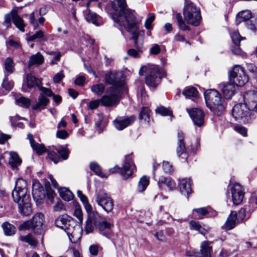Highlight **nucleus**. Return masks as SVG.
Segmentation results:
<instances>
[{
	"label": "nucleus",
	"mask_w": 257,
	"mask_h": 257,
	"mask_svg": "<svg viewBox=\"0 0 257 257\" xmlns=\"http://www.w3.org/2000/svg\"><path fill=\"white\" fill-rule=\"evenodd\" d=\"M107 9L113 20L119 26L124 27L133 35L132 39L137 50L128 49V55L134 58L139 57V53L142 52L143 46L144 32L139 31L138 21L134 12L127 8L125 0H113Z\"/></svg>",
	"instance_id": "nucleus-1"
},
{
	"label": "nucleus",
	"mask_w": 257,
	"mask_h": 257,
	"mask_svg": "<svg viewBox=\"0 0 257 257\" xmlns=\"http://www.w3.org/2000/svg\"><path fill=\"white\" fill-rule=\"evenodd\" d=\"M27 186L26 180L19 178L16 181L15 189L12 193L14 201L18 204L19 212L25 216L30 215L32 212Z\"/></svg>",
	"instance_id": "nucleus-2"
},
{
	"label": "nucleus",
	"mask_w": 257,
	"mask_h": 257,
	"mask_svg": "<svg viewBox=\"0 0 257 257\" xmlns=\"http://www.w3.org/2000/svg\"><path fill=\"white\" fill-rule=\"evenodd\" d=\"M140 75L144 74L145 82L151 87H156L160 83L161 79L164 76V72L158 66L148 64L143 66L139 71Z\"/></svg>",
	"instance_id": "nucleus-3"
},
{
	"label": "nucleus",
	"mask_w": 257,
	"mask_h": 257,
	"mask_svg": "<svg viewBox=\"0 0 257 257\" xmlns=\"http://www.w3.org/2000/svg\"><path fill=\"white\" fill-rule=\"evenodd\" d=\"M55 225L57 227L63 229L69 237L72 243H75L79 238L76 235V222L70 216L64 214L58 216L55 219Z\"/></svg>",
	"instance_id": "nucleus-4"
},
{
	"label": "nucleus",
	"mask_w": 257,
	"mask_h": 257,
	"mask_svg": "<svg viewBox=\"0 0 257 257\" xmlns=\"http://www.w3.org/2000/svg\"><path fill=\"white\" fill-rule=\"evenodd\" d=\"M204 98L207 106L215 114L219 115L224 110L223 99L220 94L215 89H209L204 92Z\"/></svg>",
	"instance_id": "nucleus-5"
},
{
	"label": "nucleus",
	"mask_w": 257,
	"mask_h": 257,
	"mask_svg": "<svg viewBox=\"0 0 257 257\" xmlns=\"http://www.w3.org/2000/svg\"><path fill=\"white\" fill-rule=\"evenodd\" d=\"M232 116L236 120L244 123H250L255 119L254 113L251 112L247 103H239L234 106L232 111Z\"/></svg>",
	"instance_id": "nucleus-6"
},
{
	"label": "nucleus",
	"mask_w": 257,
	"mask_h": 257,
	"mask_svg": "<svg viewBox=\"0 0 257 257\" xmlns=\"http://www.w3.org/2000/svg\"><path fill=\"white\" fill-rule=\"evenodd\" d=\"M183 15L188 24L194 26L199 25L201 19L200 10L190 0H185Z\"/></svg>",
	"instance_id": "nucleus-7"
},
{
	"label": "nucleus",
	"mask_w": 257,
	"mask_h": 257,
	"mask_svg": "<svg viewBox=\"0 0 257 257\" xmlns=\"http://www.w3.org/2000/svg\"><path fill=\"white\" fill-rule=\"evenodd\" d=\"M104 79L105 82L112 85L111 87H113L115 90H119L120 93L124 90L123 74L121 71L107 73Z\"/></svg>",
	"instance_id": "nucleus-8"
},
{
	"label": "nucleus",
	"mask_w": 257,
	"mask_h": 257,
	"mask_svg": "<svg viewBox=\"0 0 257 257\" xmlns=\"http://www.w3.org/2000/svg\"><path fill=\"white\" fill-rule=\"evenodd\" d=\"M95 202L98 205L107 213L112 211L113 208V201L110 195L104 190H99L95 194Z\"/></svg>",
	"instance_id": "nucleus-9"
},
{
	"label": "nucleus",
	"mask_w": 257,
	"mask_h": 257,
	"mask_svg": "<svg viewBox=\"0 0 257 257\" xmlns=\"http://www.w3.org/2000/svg\"><path fill=\"white\" fill-rule=\"evenodd\" d=\"M229 80L233 82L236 86H242L248 81V77L244 69L239 65L235 66L229 72Z\"/></svg>",
	"instance_id": "nucleus-10"
},
{
	"label": "nucleus",
	"mask_w": 257,
	"mask_h": 257,
	"mask_svg": "<svg viewBox=\"0 0 257 257\" xmlns=\"http://www.w3.org/2000/svg\"><path fill=\"white\" fill-rule=\"evenodd\" d=\"M121 93L119 90H115L113 87H109L100 99L101 104L103 106L111 107L116 105L120 99Z\"/></svg>",
	"instance_id": "nucleus-11"
},
{
	"label": "nucleus",
	"mask_w": 257,
	"mask_h": 257,
	"mask_svg": "<svg viewBox=\"0 0 257 257\" xmlns=\"http://www.w3.org/2000/svg\"><path fill=\"white\" fill-rule=\"evenodd\" d=\"M135 169L136 166L132 161V155H128L125 157L123 165L121 168L115 166L114 168L110 169L109 171L111 173L118 172L124 179H126L132 175Z\"/></svg>",
	"instance_id": "nucleus-12"
},
{
	"label": "nucleus",
	"mask_w": 257,
	"mask_h": 257,
	"mask_svg": "<svg viewBox=\"0 0 257 257\" xmlns=\"http://www.w3.org/2000/svg\"><path fill=\"white\" fill-rule=\"evenodd\" d=\"M136 119L135 115L130 116H117L113 121V123L116 130L122 131L128 126L132 124Z\"/></svg>",
	"instance_id": "nucleus-13"
},
{
	"label": "nucleus",
	"mask_w": 257,
	"mask_h": 257,
	"mask_svg": "<svg viewBox=\"0 0 257 257\" xmlns=\"http://www.w3.org/2000/svg\"><path fill=\"white\" fill-rule=\"evenodd\" d=\"M232 201L234 205L240 204L244 197L242 186L238 183L234 184L231 188Z\"/></svg>",
	"instance_id": "nucleus-14"
},
{
	"label": "nucleus",
	"mask_w": 257,
	"mask_h": 257,
	"mask_svg": "<svg viewBox=\"0 0 257 257\" xmlns=\"http://www.w3.org/2000/svg\"><path fill=\"white\" fill-rule=\"evenodd\" d=\"M33 230L35 233L41 234L45 227L44 216L42 213H39L36 214L31 220Z\"/></svg>",
	"instance_id": "nucleus-15"
},
{
	"label": "nucleus",
	"mask_w": 257,
	"mask_h": 257,
	"mask_svg": "<svg viewBox=\"0 0 257 257\" xmlns=\"http://www.w3.org/2000/svg\"><path fill=\"white\" fill-rule=\"evenodd\" d=\"M178 142L176 148L177 155L183 159L187 160L188 155L186 153L185 144L184 142V134L179 131L178 133Z\"/></svg>",
	"instance_id": "nucleus-16"
},
{
	"label": "nucleus",
	"mask_w": 257,
	"mask_h": 257,
	"mask_svg": "<svg viewBox=\"0 0 257 257\" xmlns=\"http://www.w3.org/2000/svg\"><path fill=\"white\" fill-rule=\"evenodd\" d=\"M244 99L251 112H257V92L250 91L246 92L244 95Z\"/></svg>",
	"instance_id": "nucleus-17"
},
{
	"label": "nucleus",
	"mask_w": 257,
	"mask_h": 257,
	"mask_svg": "<svg viewBox=\"0 0 257 257\" xmlns=\"http://www.w3.org/2000/svg\"><path fill=\"white\" fill-rule=\"evenodd\" d=\"M188 111L195 125L199 127L203 125L204 114L202 110L194 108L190 110L188 109Z\"/></svg>",
	"instance_id": "nucleus-18"
},
{
	"label": "nucleus",
	"mask_w": 257,
	"mask_h": 257,
	"mask_svg": "<svg viewBox=\"0 0 257 257\" xmlns=\"http://www.w3.org/2000/svg\"><path fill=\"white\" fill-rule=\"evenodd\" d=\"M224 96L226 99H230L235 94L236 85L233 82L223 83L219 85Z\"/></svg>",
	"instance_id": "nucleus-19"
},
{
	"label": "nucleus",
	"mask_w": 257,
	"mask_h": 257,
	"mask_svg": "<svg viewBox=\"0 0 257 257\" xmlns=\"http://www.w3.org/2000/svg\"><path fill=\"white\" fill-rule=\"evenodd\" d=\"M100 233L107 238H110L112 235L111 228L113 226L112 224L108 223L106 221L99 222L96 224Z\"/></svg>",
	"instance_id": "nucleus-20"
},
{
	"label": "nucleus",
	"mask_w": 257,
	"mask_h": 257,
	"mask_svg": "<svg viewBox=\"0 0 257 257\" xmlns=\"http://www.w3.org/2000/svg\"><path fill=\"white\" fill-rule=\"evenodd\" d=\"M32 195L34 199H42L45 196V191L43 186L38 181H34L32 185Z\"/></svg>",
	"instance_id": "nucleus-21"
},
{
	"label": "nucleus",
	"mask_w": 257,
	"mask_h": 257,
	"mask_svg": "<svg viewBox=\"0 0 257 257\" xmlns=\"http://www.w3.org/2000/svg\"><path fill=\"white\" fill-rule=\"evenodd\" d=\"M179 185L182 194L188 196L192 193L191 181L190 179L184 178L180 179Z\"/></svg>",
	"instance_id": "nucleus-22"
},
{
	"label": "nucleus",
	"mask_w": 257,
	"mask_h": 257,
	"mask_svg": "<svg viewBox=\"0 0 257 257\" xmlns=\"http://www.w3.org/2000/svg\"><path fill=\"white\" fill-rule=\"evenodd\" d=\"M84 15L87 21L91 22L96 26H99L102 23L101 18L96 13L91 12L88 9L85 11Z\"/></svg>",
	"instance_id": "nucleus-23"
},
{
	"label": "nucleus",
	"mask_w": 257,
	"mask_h": 257,
	"mask_svg": "<svg viewBox=\"0 0 257 257\" xmlns=\"http://www.w3.org/2000/svg\"><path fill=\"white\" fill-rule=\"evenodd\" d=\"M12 17L15 25L22 32L25 31V24L23 20L18 15V10L13 9L11 11Z\"/></svg>",
	"instance_id": "nucleus-24"
},
{
	"label": "nucleus",
	"mask_w": 257,
	"mask_h": 257,
	"mask_svg": "<svg viewBox=\"0 0 257 257\" xmlns=\"http://www.w3.org/2000/svg\"><path fill=\"white\" fill-rule=\"evenodd\" d=\"M158 185L159 188H162L163 185H166L169 191H172L175 188L176 183L170 178L161 177L158 181Z\"/></svg>",
	"instance_id": "nucleus-25"
},
{
	"label": "nucleus",
	"mask_w": 257,
	"mask_h": 257,
	"mask_svg": "<svg viewBox=\"0 0 257 257\" xmlns=\"http://www.w3.org/2000/svg\"><path fill=\"white\" fill-rule=\"evenodd\" d=\"M238 223H239V221H238V219H237L236 212L232 211L225 222V228L227 230H230Z\"/></svg>",
	"instance_id": "nucleus-26"
},
{
	"label": "nucleus",
	"mask_w": 257,
	"mask_h": 257,
	"mask_svg": "<svg viewBox=\"0 0 257 257\" xmlns=\"http://www.w3.org/2000/svg\"><path fill=\"white\" fill-rule=\"evenodd\" d=\"M251 12L249 10H244L237 14L236 17V24L238 25L241 22L245 23L251 18Z\"/></svg>",
	"instance_id": "nucleus-27"
},
{
	"label": "nucleus",
	"mask_w": 257,
	"mask_h": 257,
	"mask_svg": "<svg viewBox=\"0 0 257 257\" xmlns=\"http://www.w3.org/2000/svg\"><path fill=\"white\" fill-rule=\"evenodd\" d=\"M44 58L41 53L38 52L36 54L30 56L28 61V67H31L33 65H40L43 63Z\"/></svg>",
	"instance_id": "nucleus-28"
},
{
	"label": "nucleus",
	"mask_w": 257,
	"mask_h": 257,
	"mask_svg": "<svg viewBox=\"0 0 257 257\" xmlns=\"http://www.w3.org/2000/svg\"><path fill=\"white\" fill-rule=\"evenodd\" d=\"M49 102V100L43 94H40L38 99V102L32 106L34 110H41L45 108Z\"/></svg>",
	"instance_id": "nucleus-29"
},
{
	"label": "nucleus",
	"mask_w": 257,
	"mask_h": 257,
	"mask_svg": "<svg viewBox=\"0 0 257 257\" xmlns=\"http://www.w3.org/2000/svg\"><path fill=\"white\" fill-rule=\"evenodd\" d=\"M200 254L201 257H211L212 247L209 241H203L200 245Z\"/></svg>",
	"instance_id": "nucleus-30"
},
{
	"label": "nucleus",
	"mask_w": 257,
	"mask_h": 257,
	"mask_svg": "<svg viewBox=\"0 0 257 257\" xmlns=\"http://www.w3.org/2000/svg\"><path fill=\"white\" fill-rule=\"evenodd\" d=\"M55 149L60 156V162L68 158L70 151L66 146H60L56 147Z\"/></svg>",
	"instance_id": "nucleus-31"
},
{
	"label": "nucleus",
	"mask_w": 257,
	"mask_h": 257,
	"mask_svg": "<svg viewBox=\"0 0 257 257\" xmlns=\"http://www.w3.org/2000/svg\"><path fill=\"white\" fill-rule=\"evenodd\" d=\"M58 192L60 197L65 201H69L73 198L72 192L67 188H59Z\"/></svg>",
	"instance_id": "nucleus-32"
},
{
	"label": "nucleus",
	"mask_w": 257,
	"mask_h": 257,
	"mask_svg": "<svg viewBox=\"0 0 257 257\" xmlns=\"http://www.w3.org/2000/svg\"><path fill=\"white\" fill-rule=\"evenodd\" d=\"M198 93L197 90L193 87H187L183 91V94L186 98L192 99L197 97Z\"/></svg>",
	"instance_id": "nucleus-33"
},
{
	"label": "nucleus",
	"mask_w": 257,
	"mask_h": 257,
	"mask_svg": "<svg viewBox=\"0 0 257 257\" xmlns=\"http://www.w3.org/2000/svg\"><path fill=\"white\" fill-rule=\"evenodd\" d=\"M21 162L22 160L17 153L15 152L10 153L9 164L13 169L17 168L18 165H20Z\"/></svg>",
	"instance_id": "nucleus-34"
},
{
	"label": "nucleus",
	"mask_w": 257,
	"mask_h": 257,
	"mask_svg": "<svg viewBox=\"0 0 257 257\" xmlns=\"http://www.w3.org/2000/svg\"><path fill=\"white\" fill-rule=\"evenodd\" d=\"M189 226L191 229L197 230L202 234H205L208 231V228L202 227L199 222L197 221L191 220L189 222Z\"/></svg>",
	"instance_id": "nucleus-35"
},
{
	"label": "nucleus",
	"mask_w": 257,
	"mask_h": 257,
	"mask_svg": "<svg viewBox=\"0 0 257 257\" xmlns=\"http://www.w3.org/2000/svg\"><path fill=\"white\" fill-rule=\"evenodd\" d=\"M27 86L29 88L40 87L41 81L39 79L30 74L27 75Z\"/></svg>",
	"instance_id": "nucleus-36"
},
{
	"label": "nucleus",
	"mask_w": 257,
	"mask_h": 257,
	"mask_svg": "<svg viewBox=\"0 0 257 257\" xmlns=\"http://www.w3.org/2000/svg\"><path fill=\"white\" fill-rule=\"evenodd\" d=\"M105 90V87L103 83L96 84L91 87L92 92L98 96H101L104 92Z\"/></svg>",
	"instance_id": "nucleus-37"
},
{
	"label": "nucleus",
	"mask_w": 257,
	"mask_h": 257,
	"mask_svg": "<svg viewBox=\"0 0 257 257\" xmlns=\"http://www.w3.org/2000/svg\"><path fill=\"white\" fill-rule=\"evenodd\" d=\"M2 226L5 235L10 236L15 233V227L13 225L6 222L2 224Z\"/></svg>",
	"instance_id": "nucleus-38"
},
{
	"label": "nucleus",
	"mask_w": 257,
	"mask_h": 257,
	"mask_svg": "<svg viewBox=\"0 0 257 257\" xmlns=\"http://www.w3.org/2000/svg\"><path fill=\"white\" fill-rule=\"evenodd\" d=\"M140 120L144 119L145 121L149 124L150 122V109L147 107L143 106L140 111L139 116Z\"/></svg>",
	"instance_id": "nucleus-39"
},
{
	"label": "nucleus",
	"mask_w": 257,
	"mask_h": 257,
	"mask_svg": "<svg viewBox=\"0 0 257 257\" xmlns=\"http://www.w3.org/2000/svg\"><path fill=\"white\" fill-rule=\"evenodd\" d=\"M90 169L93 171L97 175L101 178H106L107 176L102 172L100 166L96 162H91L90 164Z\"/></svg>",
	"instance_id": "nucleus-40"
},
{
	"label": "nucleus",
	"mask_w": 257,
	"mask_h": 257,
	"mask_svg": "<svg viewBox=\"0 0 257 257\" xmlns=\"http://www.w3.org/2000/svg\"><path fill=\"white\" fill-rule=\"evenodd\" d=\"M149 183V178L144 176L142 177L138 183V190L140 192L144 191Z\"/></svg>",
	"instance_id": "nucleus-41"
},
{
	"label": "nucleus",
	"mask_w": 257,
	"mask_h": 257,
	"mask_svg": "<svg viewBox=\"0 0 257 257\" xmlns=\"http://www.w3.org/2000/svg\"><path fill=\"white\" fill-rule=\"evenodd\" d=\"M19 239L21 241L27 242L32 246H35L37 245V241L31 234H28L24 236H20Z\"/></svg>",
	"instance_id": "nucleus-42"
},
{
	"label": "nucleus",
	"mask_w": 257,
	"mask_h": 257,
	"mask_svg": "<svg viewBox=\"0 0 257 257\" xmlns=\"http://www.w3.org/2000/svg\"><path fill=\"white\" fill-rule=\"evenodd\" d=\"M31 147L39 155L43 154L47 150L43 144H39L36 142L35 143L33 142Z\"/></svg>",
	"instance_id": "nucleus-43"
},
{
	"label": "nucleus",
	"mask_w": 257,
	"mask_h": 257,
	"mask_svg": "<svg viewBox=\"0 0 257 257\" xmlns=\"http://www.w3.org/2000/svg\"><path fill=\"white\" fill-rule=\"evenodd\" d=\"M48 156L55 164L60 162V158L58 153L55 150H48Z\"/></svg>",
	"instance_id": "nucleus-44"
},
{
	"label": "nucleus",
	"mask_w": 257,
	"mask_h": 257,
	"mask_svg": "<svg viewBox=\"0 0 257 257\" xmlns=\"http://www.w3.org/2000/svg\"><path fill=\"white\" fill-rule=\"evenodd\" d=\"M16 103L22 107L28 108L30 106L31 100L25 97H21L16 99Z\"/></svg>",
	"instance_id": "nucleus-45"
},
{
	"label": "nucleus",
	"mask_w": 257,
	"mask_h": 257,
	"mask_svg": "<svg viewBox=\"0 0 257 257\" xmlns=\"http://www.w3.org/2000/svg\"><path fill=\"white\" fill-rule=\"evenodd\" d=\"M176 19L178 26L181 30L183 31L189 30V28L185 24L181 15L179 13L176 14Z\"/></svg>",
	"instance_id": "nucleus-46"
},
{
	"label": "nucleus",
	"mask_w": 257,
	"mask_h": 257,
	"mask_svg": "<svg viewBox=\"0 0 257 257\" xmlns=\"http://www.w3.org/2000/svg\"><path fill=\"white\" fill-rule=\"evenodd\" d=\"M193 212H196L198 215L197 218L201 219L203 218V216L208 213L209 211L208 208L202 207L194 209Z\"/></svg>",
	"instance_id": "nucleus-47"
},
{
	"label": "nucleus",
	"mask_w": 257,
	"mask_h": 257,
	"mask_svg": "<svg viewBox=\"0 0 257 257\" xmlns=\"http://www.w3.org/2000/svg\"><path fill=\"white\" fill-rule=\"evenodd\" d=\"M245 25L248 29L253 32L257 31V18L252 19L245 23Z\"/></svg>",
	"instance_id": "nucleus-48"
},
{
	"label": "nucleus",
	"mask_w": 257,
	"mask_h": 257,
	"mask_svg": "<svg viewBox=\"0 0 257 257\" xmlns=\"http://www.w3.org/2000/svg\"><path fill=\"white\" fill-rule=\"evenodd\" d=\"M5 67L6 71L12 73L14 69V62L10 58H7L5 61Z\"/></svg>",
	"instance_id": "nucleus-49"
},
{
	"label": "nucleus",
	"mask_w": 257,
	"mask_h": 257,
	"mask_svg": "<svg viewBox=\"0 0 257 257\" xmlns=\"http://www.w3.org/2000/svg\"><path fill=\"white\" fill-rule=\"evenodd\" d=\"M231 37L232 41L234 44H239L241 40L243 39V38L241 37L237 31H234L231 34Z\"/></svg>",
	"instance_id": "nucleus-50"
},
{
	"label": "nucleus",
	"mask_w": 257,
	"mask_h": 257,
	"mask_svg": "<svg viewBox=\"0 0 257 257\" xmlns=\"http://www.w3.org/2000/svg\"><path fill=\"white\" fill-rule=\"evenodd\" d=\"M2 86L6 90L9 91L11 90L13 87V82L9 81L8 77L7 75H5V77L3 79Z\"/></svg>",
	"instance_id": "nucleus-51"
},
{
	"label": "nucleus",
	"mask_w": 257,
	"mask_h": 257,
	"mask_svg": "<svg viewBox=\"0 0 257 257\" xmlns=\"http://www.w3.org/2000/svg\"><path fill=\"white\" fill-rule=\"evenodd\" d=\"M156 112L162 115H171L172 114V112L164 106H160L156 108Z\"/></svg>",
	"instance_id": "nucleus-52"
},
{
	"label": "nucleus",
	"mask_w": 257,
	"mask_h": 257,
	"mask_svg": "<svg viewBox=\"0 0 257 257\" xmlns=\"http://www.w3.org/2000/svg\"><path fill=\"white\" fill-rule=\"evenodd\" d=\"M163 169L166 174H171L173 171L172 165L168 161H163Z\"/></svg>",
	"instance_id": "nucleus-53"
},
{
	"label": "nucleus",
	"mask_w": 257,
	"mask_h": 257,
	"mask_svg": "<svg viewBox=\"0 0 257 257\" xmlns=\"http://www.w3.org/2000/svg\"><path fill=\"white\" fill-rule=\"evenodd\" d=\"M18 228L19 230H29L30 229H33V226L31 220L26 221L24 222L23 223L20 224Z\"/></svg>",
	"instance_id": "nucleus-54"
},
{
	"label": "nucleus",
	"mask_w": 257,
	"mask_h": 257,
	"mask_svg": "<svg viewBox=\"0 0 257 257\" xmlns=\"http://www.w3.org/2000/svg\"><path fill=\"white\" fill-rule=\"evenodd\" d=\"M44 37V34L42 31L40 30L36 32L34 35L30 36L28 39V41H33L36 39H42Z\"/></svg>",
	"instance_id": "nucleus-55"
},
{
	"label": "nucleus",
	"mask_w": 257,
	"mask_h": 257,
	"mask_svg": "<svg viewBox=\"0 0 257 257\" xmlns=\"http://www.w3.org/2000/svg\"><path fill=\"white\" fill-rule=\"evenodd\" d=\"M151 15L148 19H146L145 26L147 29L149 30L152 28V23L155 20V17L154 14H150Z\"/></svg>",
	"instance_id": "nucleus-56"
},
{
	"label": "nucleus",
	"mask_w": 257,
	"mask_h": 257,
	"mask_svg": "<svg viewBox=\"0 0 257 257\" xmlns=\"http://www.w3.org/2000/svg\"><path fill=\"white\" fill-rule=\"evenodd\" d=\"M104 116L102 113H98L97 114L96 118H95V126L98 128H100L101 126V124L103 120Z\"/></svg>",
	"instance_id": "nucleus-57"
},
{
	"label": "nucleus",
	"mask_w": 257,
	"mask_h": 257,
	"mask_svg": "<svg viewBox=\"0 0 257 257\" xmlns=\"http://www.w3.org/2000/svg\"><path fill=\"white\" fill-rule=\"evenodd\" d=\"M68 135V133L64 130H59L56 132V137L61 139H66Z\"/></svg>",
	"instance_id": "nucleus-58"
},
{
	"label": "nucleus",
	"mask_w": 257,
	"mask_h": 257,
	"mask_svg": "<svg viewBox=\"0 0 257 257\" xmlns=\"http://www.w3.org/2000/svg\"><path fill=\"white\" fill-rule=\"evenodd\" d=\"M246 68L247 70L253 74H257V65L253 63H247Z\"/></svg>",
	"instance_id": "nucleus-59"
},
{
	"label": "nucleus",
	"mask_w": 257,
	"mask_h": 257,
	"mask_svg": "<svg viewBox=\"0 0 257 257\" xmlns=\"http://www.w3.org/2000/svg\"><path fill=\"white\" fill-rule=\"evenodd\" d=\"M39 89L41 92H42V94H43L44 95H45L46 96L48 97L52 96V95H53L54 93L50 89L40 86L39 87Z\"/></svg>",
	"instance_id": "nucleus-60"
},
{
	"label": "nucleus",
	"mask_w": 257,
	"mask_h": 257,
	"mask_svg": "<svg viewBox=\"0 0 257 257\" xmlns=\"http://www.w3.org/2000/svg\"><path fill=\"white\" fill-rule=\"evenodd\" d=\"M12 14L11 12L9 14L6 15L5 17V21L3 23V25L5 26L7 28H9L11 26V19Z\"/></svg>",
	"instance_id": "nucleus-61"
},
{
	"label": "nucleus",
	"mask_w": 257,
	"mask_h": 257,
	"mask_svg": "<svg viewBox=\"0 0 257 257\" xmlns=\"http://www.w3.org/2000/svg\"><path fill=\"white\" fill-rule=\"evenodd\" d=\"M234 130L244 137L247 136V129L242 126L237 125L234 127Z\"/></svg>",
	"instance_id": "nucleus-62"
},
{
	"label": "nucleus",
	"mask_w": 257,
	"mask_h": 257,
	"mask_svg": "<svg viewBox=\"0 0 257 257\" xmlns=\"http://www.w3.org/2000/svg\"><path fill=\"white\" fill-rule=\"evenodd\" d=\"M94 229L93 225L92 223L91 220H88L86 222V225L85 227V231L86 233V234H88L89 233H91L93 231Z\"/></svg>",
	"instance_id": "nucleus-63"
},
{
	"label": "nucleus",
	"mask_w": 257,
	"mask_h": 257,
	"mask_svg": "<svg viewBox=\"0 0 257 257\" xmlns=\"http://www.w3.org/2000/svg\"><path fill=\"white\" fill-rule=\"evenodd\" d=\"M245 217V210L243 208H241L237 213L236 212V217L238 221L240 222Z\"/></svg>",
	"instance_id": "nucleus-64"
}]
</instances>
